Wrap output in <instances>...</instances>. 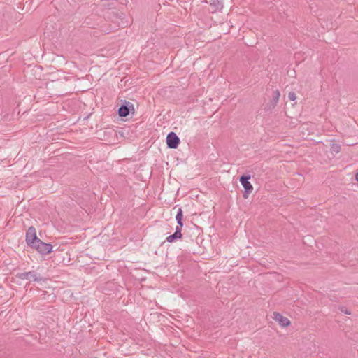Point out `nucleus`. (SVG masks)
<instances>
[{"label": "nucleus", "mask_w": 358, "mask_h": 358, "mask_svg": "<svg viewBox=\"0 0 358 358\" xmlns=\"http://www.w3.org/2000/svg\"><path fill=\"white\" fill-rule=\"evenodd\" d=\"M274 320L278 322L281 327H285L289 325L290 321L288 318L282 316L278 313H274Z\"/></svg>", "instance_id": "0eeeda50"}, {"label": "nucleus", "mask_w": 358, "mask_h": 358, "mask_svg": "<svg viewBox=\"0 0 358 358\" xmlns=\"http://www.w3.org/2000/svg\"><path fill=\"white\" fill-rule=\"evenodd\" d=\"M331 150L332 152L338 153L341 151V145L339 144L333 143L331 145Z\"/></svg>", "instance_id": "f8f14e48"}, {"label": "nucleus", "mask_w": 358, "mask_h": 358, "mask_svg": "<svg viewBox=\"0 0 358 358\" xmlns=\"http://www.w3.org/2000/svg\"><path fill=\"white\" fill-rule=\"evenodd\" d=\"M131 109L133 110H134L133 104L129 101H126L120 106L117 110V113L120 117H126L129 115Z\"/></svg>", "instance_id": "423d86ee"}, {"label": "nucleus", "mask_w": 358, "mask_h": 358, "mask_svg": "<svg viewBox=\"0 0 358 358\" xmlns=\"http://www.w3.org/2000/svg\"><path fill=\"white\" fill-rule=\"evenodd\" d=\"M183 226H181V225H179L178 224V226L176 227V231L175 233L176 234H178V236H180V237H182V234H181V229H182V227Z\"/></svg>", "instance_id": "4468645a"}, {"label": "nucleus", "mask_w": 358, "mask_h": 358, "mask_svg": "<svg viewBox=\"0 0 358 358\" xmlns=\"http://www.w3.org/2000/svg\"><path fill=\"white\" fill-rule=\"evenodd\" d=\"M250 178V175H243L239 178V181L245 189L243 193V197L245 199H247L248 197V194H250L253 190V187L249 182Z\"/></svg>", "instance_id": "f03ea898"}, {"label": "nucleus", "mask_w": 358, "mask_h": 358, "mask_svg": "<svg viewBox=\"0 0 358 358\" xmlns=\"http://www.w3.org/2000/svg\"><path fill=\"white\" fill-rule=\"evenodd\" d=\"M182 216V210L181 208H179L176 216V220L177 221L178 224L181 226H183Z\"/></svg>", "instance_id": "1a4fd4ad"}, {"label": "nucleus", "mask_w": 358, "mask_h": 358, "mask_svg": "<svg viewBox=\"0 0 358 358\" xmlns=\"http://www.w3.org/2000/svg\"><path fill=\"white\" fill-rule=\"evenodd\" d=\"M340 310H341L342 313H345V314H347V315H350V314H351L350 311H349V310H348L345 307H344V306L341 307V308H340Z\"/></svg>", "instance_id": "2eb2a0df"}, {"label": "nucleus", "mask_w": 358, "mask_h": 358, "mask_svg": "<svg viewBox=\"0 0 358 358\" xmlns=\"http://www.w3.org/2000/svg\"><path fill=\"white\" fill-rule=\"evenodd\" d=\"M39 238L36 236V229L34 227H30L26 232V242L27 244L32 248L36 244Z\"/></svg>", "instance_id": "20e7f679"}, {"label": "nucleus", "mask_w": 358, "mask_h": 358, "mask_svg": "<svg viewBox=\"0 0 358 358\" xmlns=\"http://www.w3.org/2000/svg\"><path fill=\"white\" fill-rule=\"evenodd\" d=\"M210 4L214 7L215 10H219L222 7V0H210Z\"/></svg>", "instance_id": "9d476101"}, {"label": "nucleus", "mask_w": 358, "mask_h": 358, "mask_svg": "<svg viewBox=\"0 0 358 358\" xmlns=\"http://www.w3.org/2000/svg\"><path fill=\"white\" fill-rule=\"evenodd\" d=\"M288 98L290 101H294L296 99V94L294 92H289Z\"/></svg>", "instance_id": "ddd939ff"}, {"label": "nucleus", "mask_w": 358, "mask_h": 358, "mask_svg": "<svg viewBox=\"0 0 358 358\" xmlns=\"http://www.w3.org/2000/svg\"><path fill=\"white\" fill-rule=\"evenodd\" d=\"M355 179L357 182H358V172L355 174Z\"/></svg>", "instance_id": "dca6fc26"}, {"label": "nucleus", "mask_w": 358, "mask_h": 358, "mask_svg": "<svg viewBox=\"0 0 358 358\" xmlns=\"http://www.w3.org/2000/svg\"><path fill=\"white\" fill-rule=\"evenodd\" d=\"M181 238V237H180V236H178V234H176V233L174 232L173 234H171V235H170V236H167L166 240V241H167V242H169V243H173V242H174L176 240L179 239V238Z\"/></svg>", "instance_id": "9b49d317"}, {"label": "nucleus", "mask_w": 358, "mask_h": 358, "mask_svg": "<svg viewBox=\"0 0 358 358\" xmlns=\"http://www.w3.org/2000/svg\"><path fill=\"white\" fill-rule=\"evenodd\" d=\"M180 143V138L174 132H170L166 136V144L169 148L176 149Z\"/></svg>", "instance_id": "39448f33"}, {"label": "nucleus", "mask_w": 358, "mask_h": 358, "mask_svg": "<svg viewBox=\"0 0 358 358\" xmlns=\"http://www.w3.org/2000/svg\"><path fill=\"white\" fill-rule=\"evenodd\" d=\"M16 277L20 280H29L34 282H45L46 280L45 278L38 275L35 271L18 273L16 274Z\"/></svg>", "instance_id": "f257e3e1"}, {"label": "nucleus", "mask_w": 358, "mask_h": 358, "mask_svg": "<svg viewBox=\"0 0 358 358\" xmlns=\"http://www.w3.org/2000/svg\"><path fill=\"white\" fill-rule=\"evenodd\" d=\"M280 96V94L278 90H275L273 91V98L272 100L271 101V105L273 108H274L277 105L279 101Z\"/></svg>", "instance_id": "6e6552de"}, {"label": "nucleus", "mask_w": 358, "mask_h": 358, "mask_svg": "<svg viewBox=\"0 0 358 358\" xmlns=\"http://www.w3.org/2000/svg\"><path fill=\"white\" fill-rule=\"evenodd\" d=\"M32 248L35 249L42 255H48L51 252L52 245L50 243H44L39 239L36 241V244L33 245Z\"/></svg>", "instance_id": "7ed1b4c3"}]
</instances>
